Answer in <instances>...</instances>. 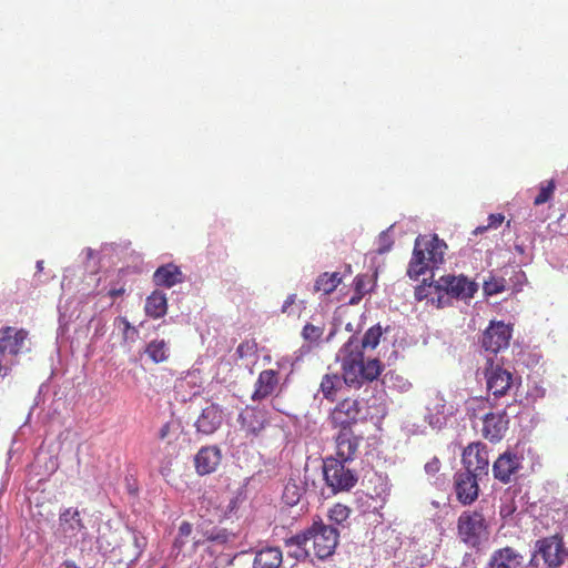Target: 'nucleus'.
<instances>
[{
  "label": "nucleus",
  "mask_w": 568,
  "mask_h": 568,
  "mask_svg": "<svg viewBox=\"0 0 568 568\" xmlns=\"http://www.w3.org/2000/svg\"><path fill=\"white\" fill-rule=\"evenodd\" d=\"M440 469V462L438 458L434 457L430 462L426 463L425 471L429 475H435Z\"/></svg>",
  "instance_id": "ea45409f"
},
{
  "label": "nucleus",
  "mask_w": 568,
  "mask_h": 568,
  "mask_svg": "<svg viewBox=\"0 0 568 568\" xmlns=\"http://www.w3.org/2000/svg\"><path fill=\"white\" fill-rule=\"evenodd\" d=\"M324 334V327L307 323L302 331V336L305 341L315 343L321 339Z\"/></svg>",
  "instance_id": "c9c22d12"
},
{
  "label": "nucleus",
  "mask_w": 568,
  "mask_h": 568,
  "mask_svg": "<svg viewBox=\"0 0 568 568\" xmlns=\"http://www.w3.org/2000/svg\"><path fill=\"white\" fill-rule=\"evenodd\" d=\"M487 521L479 510H465L457 519V535L469 547H478L488 537Z\"/></svg>",
  "instance_id": "423d86ee"
},
{
  "label": "nucleus",
  "mask_w": 568,
  "mask_h": 568,
  "mask_svg": "<svg viewBox=\"0 0 568 568\" xmlns=\"http://www.w3.org/2000/svg\"><path fill=\"white\" fill-rule=\"evenodd\" d=\"M183 281L184 276L181 268L173 263L158 267L153 274V282L156 286L171 288Z\"/></svg>",
  "instance_id": "b1692460"
},
{
  "label": "nucleus",
  "mask_w": 568,
  "mask_h": 568,
  "mask_svg": "<svg viewBox=\"0 0 568 568\" xmlns=\"http://www.w3.org/2000/svg\"><path fill=\"white\" fill-rule=\"evenodd\" d=\"M489 568H526L525 558L511 547H504L493 552Z\"/></svg>",
  "instance_id": "4be33fe9"
},
{
  "label": "nucleus",
  "mask_w": 568,
  "mask_h": 568,
  "mask_svg": "<svg viewBox=\"0 0 568 568\" xmlns=\"http://www.w3.org/2000/svg\"><path fill=\"white\" fill-rule=\"evenodd\" d=\"M513 335L510 325L504 322H491L484 331L480 343L481 347L491 354H497L509 346Z\"/></svg>",
  "instance_id": "9b49d317"
},
{
  "label": "nucleus",
  "mask_w": 568,
  "mask_h": 568,
  "mask_svg": "<svg viewBox=\"0 0 568 568\" xmlns=\"http://www.w3.org/2000/svg\"><path fill=\"white\" fill-rule=\"evenodd\" d=\"M462 463L465 468L463 473H471L479 479L487 476L489 467L487 446L480 442L470 443L463 450Z\"/></svg>",
  "instance_id": "9d476101"
},
{
  "label": "nucleus",
  "mask_w": 568,
  "mask_h": 568,
  "mask_svg": "<svg viewBox=\"0 0 568 568\" xmlns=\"http://www.w3.org/2000/svg\"><path fill=\"white\" fill-rule=\"evenodd\" d=\"M59 530L65 539L72 540L84 535L85 526L78 508H67L59 517Z\"/></svg>",
  "instance_id": "412c9836"
},
{
  "label": "nucleus",
  "mask_w": 568,
  "mask_h": 568,
  "mask_svg": "<svg viewBox=\"0 0 568 568\" xmlns=\"http://www.w3.org/2000/svg\"><path fill=\"white\" fill-rule=\"evenodd\" d=\"M256 347L257 345L254 341H244L237 346L236 354L240 358H244L253 355L256 352Z\"/></svg>",
  "instance_id": "4c0bfd02"
},
{
  "label": "nucleus",
  "mask_w": 568,
  "mask_h": 568,
  "mask_svg": "<svg viewBox=\"0 0 568 568\" xmlns=\"http://www.w3.org/2000/svg\"><path fill=\"white\" fill-rule=\"evenodd\" d=\"M485 377L487 389L494 395L495 398L505 396L514 385L513 373L499 364H494L493 359L490 358L487 359Z\"/></svg>",
  "instance_id": "f8f14e48"
},
{
  "label": "nucleus",
  "mask_w": 568,
  "mask_h": 568,
  "mask_svg": "<svg viewBox=\"0 0 568 568\" xmlns=\"http://www.w3.org/2000/svg\"><path fill=\"white\" fill-rule=\"evenodd\" d=\"M192 530H193V526L191 523L182 521L179 527L178 535H180L181 537H184V538H189L192 534Z\"/></svg>",
  "instance_id": "a19ab883"
},
{
  "label": "nucleus",
  "mask_w": 568,
  "mask_h": 568,
  "mask_svg": "<svg viewBox=\"0 0 568 568\" xmlns=\"http://www.w3.org/2000/svg\"><path fill=\"white\" fill-rule=\"evenodd\" d=\"M382 335L383 328L379 324L372 326L365 332L362 341H358L359 349L362 352L365 348L374 349L378 345Z\"/></svg>",
  "instance_id": "2f4dec72"
},
{
  "label": "nucleus",
  "mask_w": 568,
  "mask_h": 568,
  "mask_svg": "<svg viewBox=\"0 0 568 568\" xmlns=\"http://www.w3.org/2000/svg\"><path fill=\"white\" fill-rule=\"evenodd\" d=\"M344 384L343 375L339 376L337 373H327L321 379L320 392L326 400L335 402Z\"/></svg>",
  "instance_id": "cd10ccee"
},
{
  "label": "nucleus",
  "mask_w": 568,
  "mask_h": 568,
  "mask_svg": "<svg viewBox=\"0 0 568 568\" xmlns=\"http://www.w3.org/2000/svg\"><path fill=\"white\" fill-rule=\"evenodd\" d=\"M37 266H38L39 270H41L42 268V262H38Z\"/></svg>",
  "instance_id": "8fccbe9b"
},
{
  "label": "nucleus",
  "mask_w": 568,
  "mask_h": 568,
  "mask_svg": "<svg viewBox=\"0 0 568 568\" xmlns=\"http://www.w3.org/2000/svg\"><path fill=\"white\" fill-rule=\"evenodd\" d=\"M278 372L274 369H264L258 374L255 382L252 400H262L271 396L278 386Z\"/></svg>",
  "instance_id": "5701e85b"
},
{
  "label": "nucleus",
  "mask_w": 568,
  "mask_h": 568,
  "mask_svg": "<svg viewBox=\"0 0 568 568\" xmlns=\"http://www.w3.org/2000/svg\"><path fill=\"white\" fill-rule=\"evenodd\" d=\"M493 406L494 404L489 398H471L467 402V414L469 419L480 418L483 422V437L491 443H497L501 440L508 429L509 418L506 409L487 412L481 416L477 414V412L485 410L487 407L493 408Z\"/></svg>",
  "instance_id": "20e7f679"
},
{
  "label": "nucleus",
  "mask_w": 568,
  "mask_h": 568,
  "mask_svg": "<svg viewBox=\"0 0 568 568\" xmlns=\"http://www.w3.org/2000/svg\"><path fill=\"white\" fill-rule=\"evenodd\" d=\"M237 423L246 438H255L268 423L267 412L255 406H245L237 416Z\"/></svg>",
  "instance_id": "ddd939ff"
},
{
  "label": "nucleus",
  "mask_w": 568,
  "mask_h": 568,
  "mask_svg": "<svg viewBox=\"0 0 568 568\" xmlns=\"http://www.w3.org/2000/svg\"><path fill=\"white\" fill-rule=\"evenodd\" d=\"M476 292L477 284L466 276L443 275L437 280V285L434 286L436 298H433V305L443 308L450 304L452 298H471Z\"/></svg>",
  "instance_id": "39448f33"
},
{
  "label": "nucleus",
  "mask_w": 568,
  "mask_h": 568,
  "mask_svg": "<svg viewBox=\"0 0 568 568\" xmlns=\"http://www.w3.org/2000/svg\"><path fill=\"white\" fill-rule=\"evenodd\" d=\"M124 293V288H119V290H111L110 291V296L112 297H116V296H120Z\"/></svg>",
  "instance_id": "de8ad7c7"
},
{
  "label": "nucleus",
  "mask_w": 568,
  "mask_h": 568,
  "mask_svg": "<svg viewBox=\"0 0 568 568\" xmlns=\"http://www.w3.org/2000/svg\"><path fill=\"white\" fill-rule=\"evenodd\" d=\"M437 285V280H432L430 282H427V280H424L420 285H418L415 288V297L418 301L427 300L430 297V301L433 302V298H436V294H434V286Z\"/></svg>",
  "instance_id": "f704fd0d"
},
{
  "label": "nucleus",
  "mask_w": 568,
  "mask_h": 568,
  "mask_svg": "<svg viewBox=\"0 0 568 568\" xmlns=\"http://www.w3.org/2000/svg\"><path fill=\"white\" fill-rule=\"evenodd\" d=\"M354 294L349 300L351 305H356L361 300L372 291L373 283L372 277L368 274H358L355 276L354 282Z\"/></svg>",
  "instance_id": "c756f323"
},
{
  "label": "nucleus",
  "mask_w": 568,
  "mask_h": 568,
  "mask_svg": "<svg viewBox=\"0 0 568 568\" xmlns=\"http://www.w3.org/2000/svg\"><path fill=\"white\" fill-rule=\"evenodd\" d=\"M361 436H356L353 429H338L335 435V449L338 460L352 462L358 452Z\"/></svg>",
  "instance_id": "f3484780"
},
{
  "label": "nucleus",
  "mask_w": 568,
  "mask_h": 568,
  "mask_svg": "<svg viewBox=\"0 0 568 568\" xmlns=\"http://www.w3.org/2000/svg\"><path fill=\"white\" fill-rule=\"evenodd\" d=\"M505 283L506 282L504 278L490 277L488 281H485L484 291L488 295H495V294L501 293L506 288Z\"/></svg>",
  "instance_id": "e433bc0d"
},
{
  "label": "nucleus",
  "mask_w": 568,
  "mask_h": 568,
  "mask_svg": "<svg viewBox=\"0 0 568 568\" xmlns=\"http://www.w3.org/2000/svg\"><path fill=\"white\" fill-rule=\"evenodd\" d=\"M233 535L230 534L225 528L212 527L210 529L197 530L193 546L197 548L206 545V550L214 555L215 552H222L225 546L232 540Z\"/></svg>",
  "instance_id": "4468645a"
},
{
  "label": "nucleus",
  "mask_w": 568,
  "mask_h": 568,
  "mask_svg": "<svg viewBox=\"0 0 568 568\" xmlns=\"http://www.w3.org/2000/svg\"><path fill=\"white\" fill-rule=\"evenodd\" d=\"M337 359L341 362L343 381L349 388L358 389L365 383L378 378L383 365L377 358L365 359L359 349L358 339L351 337L339 349Z\"/></svg>",
  "instance_id": "f257e3e1"
},
{
  "label": "nucleus",
  "mask_w": 568,
  "mask_h": 568,
  "mask_svg": "<svg viewBox=\"0 0 568 568\" xmlns=\"http://www.w3.org/2000/svg\"><path fill=\"white\" fill-rule=\"evenodd\" d=\"M223 423V410L219 404L211 403L204 407L195 420L197 433L203 435L214 434Z\"/></svg>",
  "instance_id": "a211bd4d"
},
{
  "label": "nucleus",
  "mask_w": 568,
  "mask_h": 568,
  "mask_svg": "<svg viewBox=\"0 0 568 568\" xmlns=\"http://www.w3.org/2000/svg\"><path fill=\"white\" fill-rule=\"evenodd\" d=\"M145 353L155 364L163 363L169 358V347L163 339L151 341L146 346Z\"/></svg>",
  "instance_id": "7c9ffc66"
},
{
  "label": "nucleus",
  "mask_w": 568,
  "mask_h": 568,
  "mask_svg": "<svg viewBox=\"0 0 568 568\" xmlns=\"http://www.w3.org/2000/svg\"><path fill=\"white\" fill-rule=\"evenodd\" d=\"M446 250L447 244L436 234L418 236L415 240L413 256L407 268L409 278L417 280L428 270L442 264Z\"/></svg>",
  "instance_id": "7ed1b4c3"
},
{
  "label": "nucleus",
  "mask_w": 568,
  "mask_h": 568,
  "mask_svg": "<svg viewBox=\"0 0 568 568\" xmlns=\"http://www.w3.org/2000/svg\"><path fill=\"white\" fill-rule=\"evenodd\" d=\"M387 250H389V247H386V248H379V253H384V252H386Z\"/></svg>",
  "instance_id": "09e8293b"
},
{
  "label": "nucleus",
  "mask_w": 568,
  "mask_h": 568,
  "mask_svg": "<svg viewBox=\"0 0 568 568\" xmlns=\"http://www.w3.org/2000/svg\"><path fill=\"white\" fill-rule=\"evenodd\" d=\"M28 331L6 326L0 329V353L17 356L28 338Z\"/></svg>",
  "instance_id": "6ab92c4d"
},
{
  "label": "nucleus",
  "mask_w": 568,
  "mask_h": 568,
  "mask_svg": "<svg viewBox=\"0 0 568 568\" xmlns=\"http://www.w3.org/2000/svg\"><path fill=\"white\" fill-rule=\"evenodd\" d=\"M305 491L306 484L298 476H291L284 486L282 500L293 507L300 503Z\"/></svg>",
  "instance_id": "a878e982"
},
{
  "label": "nucleus",
  "mask_w": 568,
  "mask_h": 568,
  "mask_svg": "<svg viewBox=\"0 0 568 568\" xmlns=\"http://www.w3.org/2000/svg\"><path fill=\"white\" fill-rule=\"evenodd\" d=\"M479 478L471 473L458 471L454 476V488L457 500L463 505L473 504L479 495Z\"/></svg>",
  "instance_id": "2eb2a0df"
},
{
  "label": "nucleus",
  "mask_w": 568,
  "mask_h": 568,
  "mask_svg": "<svg viewBox=\"0 0 568 568\" xmlns=\"http://www.w3.org/2000/svg\"><path fill=\"white\" fill-rule=\"evenodd\" d=\"M296 300H297L296 294L288 295L282 305V308H281L282 313L290 314L291 313L290 308L292 305H294L296 303Z\"/></svg>",
  "instance_id": "79ce46f5"
},
{
  "label": "nucleus",
  "mask_w": 568,
  "mask_h": 568,
  "mask_svg": "<svg viewBox=\"0 0 568 568\" xmlns=\"http://www.w3.org/2000/svg\"><path fill=\"white\" fill-rule=\"evenodd\" d=\"M339 534L337 529L325 525L321 518L314 520L312 526L286 539L287 546H297L308 551L307 544L312 541L313 554L325 559L332 556L338 544Z\"/></svg>",
  "instance_id": "f03ea898"
},
{
  "label": "nucleus",
  "mask_w": 568,
  "mask_h": 568,
  "mask_svg": "<svg viewBox=\"0 0 568 568\" xmlns=\"http://www.w3.org/2000/svg\"><path fill=\"white\" fill-rule=\"evenodd\" d=\"M144 312L154 320L163 317L168 312V298L161 291L152 292L145 300Z\"/></svg>",
  "instance_id": "bb28decb"
},
{
  "label": "nucleus",
  "mask_w": 568,
  "mask_h": 568,
  "mask_svg": "<svg viewBox=\"0 0 568 568\" xmlns=\"http://www.w3.org/2000/svg\"><path fill=\"white\" fill-rule=\"evenodd\" d=\"M283 554L278 547H265L255 554L253 568H280Z\"/></svg>",
  "instance_id": "393cba45"
},
{
  "label": "nucleus",
  "mask_w": 568,
  "mask_h": 568,
  "mask_svg": "<svg viewBox=\"0 0 568 568\" xmlns=\"http://www.w3.org/2000/svg\"><path fill=\"white\" fill-rule=\"evenodd\" d=\"M556 190V183L554 180L541 182L539 185V192L534 200V205L539 206L547 203L554 195Z\"/></svg>",
  "instance_id": "473e14b6"
},
{
  "label": "nucleus",
  "mask_w": 568,
  "mask_h": 568,
  "mask_svg": "<svg viewBox=\"0 0 568 568\" xmlns=\"http://www.w3.org/2000/svg\"><path fill=\"white\" fill-rule=\"evenodd\" d=\"M504 215L503 214H490L488 216V224L485 226H479L476 229L475 233H483L484 231L488 229H497L501 223L504 222Z\"/></svg>",
  "instance_id": "58836bf2"
},
{
  "label": "nucleus",
  "mask_w": 568,
  "mask_h": 568,
  "mask_svg": "<svg viewBox=\"0 0 568 568\" xmlns=\"http://www.w3.org/2000/svg\"><path fill=\"white\" fill-rule=\"evenodd\" d=\"M347 463L335 457L324 459V479L334 494L349 491L357 483V475Z\"/></svg>",
  "instance_id": "0eeeda50"
},
{
  "label": "nucleus",
  "mask_w": 568,
  "mask_h": 568,
  "mask_svg": "<svg viewBox=\"0 0 568 568\" xmlns=\"http://www.w3.org/2000/svg\"><path fill=\"white\" fill-rule=\"evenodd\" d=\"M351 515V508L343 504H335L328 510V519L337 525H343L347 521Z\"/></svg>",
  "instance_id": "72a5a7b5"
},
{
  "label": "nucleus",
  "mask_w": 568,
  "mask_h": 568,
  "mask_svg": "<svg viewBox=\"0 0 568 568\" xmlns=\"http://www.w3.org/2000/svg\"><path fill=\"white\" fill-rule=\"evenodd\" d=\"M119 320L121 321V323L124 326V333H126L129 329L132 328L130 322L125 317H120Z\"/></svg>",
  "instance_id": "49530a36"
},
{
  "label": "nucleus",
  "mask_w": 568,
  "mask_h": 568,
  "mask_svg": "<svg viewBox=\"0 0 568 568\" xmlns=\"http://www.w3.org/2000/svg\"><path fill=\"white\" fill-rule=\"evenodd\" d=\"M539 557L548 568L561 566L568 557V550L565 547L562 537L554 535L537 540L531 562Z\"/></svg>",
  "instance_id": "1a4fd4ad"
},
{
  "label": "nucleus",
  "mask_w": 568,
  "mask_h": 568,
  "mask_svg": "<svg viewBox=\"0 0 568 568\" xmlns=\"http://www.w3.org/2000/svg\"><path fill=\"white\" fill-rule=\"evenodd\" d=\"M362 410L358 398L346 397L332 408L327 419L334 429H352L362 419Z\"/></svg>",
  "instance_id": "6e6552de"
},
{
  "label": "nucleus",
  "mask_w": 568,
  "mask_h": 568,
  "mask_svg": "<svg viewBox=\"0 0 568 568\" xmlns=\"http://www.w3.org/2000/svg\"><path fill=\"white\" fill-rule=\"evenodd\" d=\"M60 568H79L74 561L65 560Z\"/></svg>",
  "instance_id": "a18cd8bd"
},
{
  "label": "nucleus",
  "mask_w": 568,
  "mask_h": 568,
  "mask_svg": "<svg viewBox=\"0 0 568 568\" xmlns=\"http://www.w3.org/2000/svg\"><path fill=\"white\" fill-rule=\"evenodd\" d=\"M342 283V275L338 272H324L317 276L314 284V293H323L328 295L333 293L337 286Z\"/></svg>",
  "instance_id": "c85d7f7f"
},
{
  "label": "nucleus",
  "mask_w": 568,
  "mask_h": 568,
  "mask_svg": "<svg viewBox=\"0 0 568 568\" xmlns=\"http://www.w3.org/2000/svg\"><path fill=\"white\" fill-rule=\"evenodd\" d=\"M222 460L221 449L215 446H204L194 456V467L200 476L214 473Z\"/></svg>",
  "instance_id": "aec40b11"
},
{
  "label": "nucleus",
  "mask_w": 568,
  "mask_h": 568,
  "mask_svg": "<svg viewBox=\"0 0 568 568\" xmlns=\"http://www.w3.org/2000/svg\"><path fill=\"white\" fill-rule=\"evenodd\" d=\"M187 538L181 537L180 535L176 536L174 540V547L181 550L183 546L185 545Z\"/></svg>",
  "instance_id": "c03bdc74"
},
{
  "label": "nucleus",
  "mask_w": 568,
  "mask_h": 568,
  "mask_svg": "<svg viewBox=\"0 0 568 568\" xmlns=\"http://www.w3.org/2000/svg\"><path fill=\"white\" fill-rule=\"evenodd\" d=\"M521 468V458L511 452H505L493 464L495 479L509 484Z\"/></svg>",
  "instance_id": "dca6fc26"
},
{
  "label": "nucleus",
  "mask_w": 568,
  "mask_h": 568,
  "mask_svg": "<svg viewBox=\"0 0 568 568\" xmlns=\"http://www.w3.org/2000/svg\"><path fill=\"white\" fill-rule=\"evenodd\" d=\"M171 429H172V423L171 422H166L165 424H163L159 430V438L162 439V440H165L168 439L170 433H171Z\"/></svg>",
  "instance_id": "37998d69"
}]
</instances>
